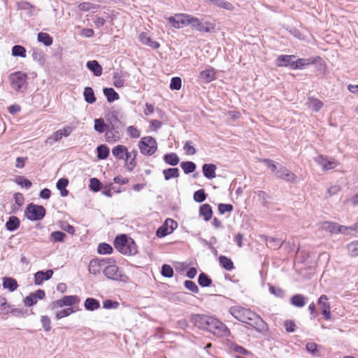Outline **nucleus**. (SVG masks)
<instances>
[{"mask_svg": "<svg viewBox=\"0 0 358 358\" xmlns=\"http://www.w3.org/2000/svg\"><path fill=\"white\" fill-rule=\"evenodd\" d=\"M320 60H321V57L318 56L309 58H296L294 59V70L303 69L310 64H315L317 63V62Z\"/></svg>", "mask_w": 358, "mask_h": 358, "instance_id": "dca6fc26", "label": "nucleus"}, {"mask_svg": "<svg viewBox=\"0 0 358 358\" xmlns=\"http://www.w3.org/2000/svg\"><path fill=\"white\" fill-rule=\"evenodd\" d=\"M86 66L95 76H100L102 74V66L96 60L88 61Z\"/></svg>", "mask_w": 358, "mask_h": 358, "instance_id": "393cba45", "label": "nucleus"}, {"mask_svg": "<svg viewBox=\"0 0 358 358\" xmlns=\"http://www.w3.org/2000/svg\"><path fill=\"white\" fill-rule=\"evenodd\" d=\"M114 247L124 255H134L138 252L135 241L126 234H120L115 237Z\"/></svg>", "mask_w": 358, "mask_h": 358, "instance_id": "7ed1b4c3", "label": "nucleus"}, {"mask_svg": "<svg viewBox=\"0 0 358 358\" xmlns=\"http://www.w3.org/2000/svg\"><path fill=\"white\" fill-rule=\"evenodd\" d=\"M45 296V291L41 289H37L35 292L30 293L24 300V304L27 307H31L36 304L38 299H43Z\"/></svg>", "mask_w": 358, "mask_h": 358, "instance_id": "ddd939ff", "label": "nucleus"}, {"mask_svg": "<svg viewBox=\"0 0 358 358\" xmlns=\"http://www.w3.org/2000/svg\"><path fill=\"white\" fill-rule=\"evenodd\" d=\"M112 154L117 159H124L125 162H128L131 157V153H129L127 147L122 145L113 148Z\"/></svg>", "mask_w": 358, "mask_h": 358, "instance_id": "f3484780", "label": "nucleus"}, {"mask_svg": "<svg viewBox=\"0 0 358 358\" xmlns=\"http://www.w3.org/2000/svg\"><path fill=\"white\" fill-rule=\"evenodd\" d=\"M113 85L117 87L120 88L124 86V80L122 78V74L121 71H115L113 74Z\"/></svg>", "mask_w": 358, "mask_h": 358, "instance_id": "09e8293b", "label": "nucleus"}, {"mask_svg": "<svg viewBox=\"0 0 358 358\" xmlns=\"http://www.w3.org/2000/svg\"><path fill=\"white\" fill-rule=\"evenodd\" d=\"M84 307L87 310L94 311L100 308V302L94 298H87L84 302Z\"/></svg>", "mask_w": 358, "mask_h": 358, "instance_id": "2f4dec72", "label": "nucleus"}, {"mask_svg": "<svg viewBox=\"0 0 358 358\" xmlns=\"http://www.w3.org/2000/svg\"><path fill=\"white\" fill-rule=\"evenodd\" d=\"M89 187L92 191L97 192L101 189L102 184L98 178H92L90 180Z\"/></svg>", "mask_w": 358, "mask_h": 358, "instance_id": "6e6d98bb", "label": "nucleus"}, {"mask_svg": "<svg viewBox=\"0 0 358 358\" xmlns=\"http://www.w3.org/2000/svg\"><path fill=\"white\" fill-rule=\"evenodd\" d=\"M210 4H213L219 8L229 11L234 10V6L233 4L226 0H212Z\"/></svg>", "mask_w": 358, "mask_h": 358, "instance_id": "e433bc0d", "label": "nucleus"}, {"mask_svg": "<svg viewBox=\"0 0 358 358\" xmlns=\"http://www.w3.org/2000/svg\"><path fill=\"white\" fill-rule=\"evenodd\" d=\"M163 175L166 180L172 178H177L180 176V171L178 168H169L163 171Z\"/></svg>", "mask_w": 358, "mask_h": 358, "instance_id": "f704fd0d", "label": "nucleus"}, {"mask_svg": "<svg viewBox=\"0 0 358 358\" xmlns=\"http://www.w3.org/2000/svg\"><path fill=\"white\" fill-rule=\"evenodd\" d=\"M83 96L85 101L90 104L96 101V97L93 89L91 87H86L84 89Z\"/></svg>", "mask_w": 358, "mask_h": 358, "instance_id": "c9c22d12", "label": "nucleus"}, {"mask_svg": "<svg viewBox=\"0 0 358 358\" xmlns=\"http://www.w3.org/2000/svg\"><path fill=\"white\" fill-rule=\"evenodd\" d=\"M113 250L112 246L106 243H99L97 248L98 252L101 255L111 254Z\"/></svg>", "mask_w": 358, "mask_h": 358, "instance_id": "864d4df0", "label": "nucleus"}, {"mask_svg": "<svg viewBox=\"0 0 358 358\" xmlns=\"http://www.w3.org/2000/svg\"><path fill=\"white\" fill-rule=\"evenodd\" d=\"M195 30L199 32L213 33L215 31V24L210 22H202L200 19Z\"/></svg>", "mask_w": 358, "mask_h": 358, "instance_id": "412c9836", "label": "nucleus"}, {"mask_svg": "<svg viewBox=\"0 0 358 358\" xmlns=\"http://www.w3.org/2000/svg\"><path fill=\"white\" fill-rule=\"evenodd\" d=\"M138 145L143 155H152L157 150V141L152 136L143 137L138 142Z\"/></svg>", "mask_w": 358, "mask_h": 358, "instance_id": "6e6552de", "label": "nucleus"}, {"mask_svg": "<svg viewBox=\"0 0 358 358\" xmlns=\"http://www.w3.org/2000/svg\"><path fill=\"white\" fill-rule=\"evenodd\" d=\"M53 275V271L48 269L45 271H38L34 275V282L36 285H40L44 280H50Z\"/></svg>", "mask_w": 358, "mask_h": 358, "instance_id": "6ab92c4d", "label": "nucleus"}, {"mask_svg": "<svg viewBox=\"0 0 358 358\" xmlns=\"http://www.w3.org/2000/svg\"><path fill=\"white\" fill-rule=\"evenodd\" d=\"M315 162L322 166L323 171L334 169L338 166V162L334 159H329L324 155H319L315 158Z\"/></svg>", "mask_w": 358, "mask_h": 358, "instance_id": "4468645a", "label": "nucleus"}, {"mask_svg": "<svg viewBox=\"0 0 358 358\" xmlns=\"http://www.w3.org/2000/svg\"><path fill=\"white\" fill-rule=\"evenodd\" d=\"M229 348L231 350L240 355H248L250 354V352L236 343H231Z\"/></svg>", "mask_w": 358, "mask_h": 358, "instance_id": "13d9d810", "label": "nucleus"}, {"mask_svg": "<svg viewBox=\"0 0 358 358\" xmlns=\"http://www.w3.org/2000/svg\"><path fill=\"white\" fill-rule=\"evenodd\" d=\"M75 310L72 308H66L58 311L56 313L57 320H60L63 317H67L70 315L71 313H74Z\"/></svg>", "mask_w": 358, "mask_h": 358, "instance_id": "0e129e2a", "label": "nucleus"}, {"mask_svg": "<svg viewBox=\"0 0 358 358\" xmlns=\"http://www.w3.org/2000/svg\"><path fill=\"white\" fill-rule=\"evenodd\" d=\"M9 80L13 89L16 92H22V88H25L27 84V74L22 71H17L10 74Z\"/></svg>", "mask_w": 358, "mask_h": 358, "instance_id": "1a4fd4ad", "label": "nucleus"}, {"mask_svg": "<svg viewBox=\"0 0 358 358\" xmlns=\"http://www.w3.org/2000/svg\"><path fill=\"white\" fill-rule=\"evenodd\" d=\"M213 213L212 207L208 203H204L199 208V216L202 217L206 222L212 218Z\"/></svg>", "mask_w": 358, "mask_h": 358, "instance_id": "5701e85b", "label": "nucleus"}, {"mask_svg": "<svg viewBox=\"0 0 358 358\" xmlns=\"http://www.w3.org/2000/svg\"><path fill=\"white\" fill-rule=\"evenodd\" d=\"M20 225V220L16 216H10L8 217L6 222V228L9 231H14L17 230Z\"/></svg>", "mask_w": 358, "mask_h": 358, "instance_id": "a878e982", "label": "nucleus"}, {"mask_svg": "<svg viewBox=\"0 0 358 358\" xmlns=\"http://www.w3.org/2000/svg\"><path fill=\"white\" fill-rule=\"evenodd\" d=\"M180 167L185 174L194 173L196 169V164L190 161L182 162Z\"/></svg>", "mask_w": 358, "mask_h": 358, "instance_id": "79ce46f5", "label": "nucleus"}, {"mask_svg": "<svg viewBox=\"0 0 358 358\" xmlns=\"http://www.w3.org/2000/svg\"><path fill=\"white\" fill-rule=\"evenodd\" d=\"M10 308L6 298L0 296V315H7L10 311Z\"/></svg>", "mask_w": 358, "mask_h": 358, "instance_id": "4d7b16f0", "label": "nucleus"}, {"mask_svg": "<svg viewBox=\"0 0 358 358\" xmlns=\"http://www.w3.org/2000/svg\"><path fill=\"white\" fill-rule=\"evenodd\" d=\"M266 242L267 246L273 250L280 248L282 245V241L280 238H277L272 236H267L266 238Z\"/></svg>", "mask_w": 358, "mask_h": 358, "instance_id": "4c0bfd02", "label": "nucleus"}, {"mask_svg": "<svg viewBox=\"0 0 358 358\" xmlns=\"http://www.w3.org/2000/svg\"><path fill=\"white\" fill-rule=\"evenodd\" d=\"M66 234L61 231H55L50 234V241L52 243L64 242Z\"/></svg>", "mask_w": 358, "mask_h": 358, "instance_id": "de8ad7c7", "label": "nucleus"}, {"mask_svg": "<svg viewBox=\"0 0 358 358\" xmlns=\"http://www.w3.org/2000/svg\"><path fill=\"white\" fill-rule=\"evenodd\" d=\"M348 250L351 256H358V241L349 243L348 245Z\"/></svg>", "mask_w": 358, "mask_h": 358, "instance_id": "774afa93", "label": "nucleus"}, {"mask_svg": "<svg viewBox=\"0 0 358 358\" xmlns=\"http://www.w3.org/2000/svg\"><path fill=\"white\" fill-rule=\"evenodd\" d=\"M138 40L143 45L149 46L155 50L158 49L160 47L159 43L152 40L150 36H148V34L145 32H142L139 35Z\"/></svg>", "mask_w": 358, "mask_h": 358, "instance_id": "aec40b11", "label": "nucleus"}, {"mask_svg": "<svg viewBox=\"0 0 358 358\" xmlns=\"http://www.w3.org/2000/svg\"><path fill=\"white\" fill-rule=\"evenodd\" d=\"M37 40L38 42L42 43L45 46H50L53 40L49 34L45 32H40L38 34Z\"/></svg>", "mask_w": 358, "mask_h": 358, "instance_id": "ea45409f", "label": "nucleus"}, {"mask_svg": "<svg viewBox=\"0 0 358 358\" xmlns=\"http://www.w3.org/2000/svg\"><path fill=\"white\" fill-rule=\"evenodd\" d=\"M119 114L118 110H113L105 115L108 125L105 138L108 143L118 141L121 138L122 130L125 124L120 120Z\"/></svg>", "mask_w": 358, "mask_h": 358, "instance_id": "f03ea898", "label": "nucleus"}, {"mask_svg": "<svg viewBox=\"0 0 358 358\" xmlns=\"http://www.w3.org/2000/svg\"><path fill=\"white\" fill-rule=\"evenodd\" d=\"M129 153H131V157L128 162H125L127 170L131 171L136 166V158L138 155V152L136 150H133L131 152H129Z\"/></svg>", "mask_w": 358, "mask_h": 358, "instance_id": "49530a36", "label": "nucleus"}, {"mask_svg": "<svg viewBox=\"0 0 358 358\" xmlns=\"http://www.w3.org/2000/svg\"><path fill=\"white\" fill-rule=\"evenodd\" d=\"M103 92L108 103H112L120 99L118 93L112 87L103 88Z\"/></svg>", "mask_w": 358, "mask_h": 358, "instance_id": "c85d7f7f", "label": "nucleus"}, {"mask_svg": "<svg viewBox=\"0 0 358 358\" xmlns=\"http://www.w3.org/2000/svg\"><path fill=\"white\" fill-rule=\"evenodd\" d=\"M219 263L220 265L227 271H231L234 268L232 260L224 255L220 256Z\"/></svg>", "mask_w": 358, "mask_h": 358, "instance_id": "72a5a7b5", "label": "nucleus"}, {"mask_svg": "<svg viewBox=\"0 0 358 358\" xmlns=\"http://www.w3.org/2000/svg\"><path fill=\"white\" fill-rule=\"evenodd\" d=\"M217 208L219 213L223 215L225 213H231L234 210V206L230 203H220Z\"/></svg>", "mask_w": 358, "mask_h": 358, "instance_id": "69168bd1", "label": "nucleus"}, {"mask_svg": "<svg viewBox=\"0 0 358 358\" xmlns=\"http://www.w3.org/2000/svg\"><path fill=\"white\" fill-rule=\"evenodd\" d=\"M64 306H71L80 301V299L76 295L64 296L62 298Z\"/></svg>", "mask_w": 358, "mask_h": 358, "instance_id": "3c124183", "label": "nucleus"}, {"mask_svg": "<svg viewBox=\"0 0 358 358\" xmlns=\"http://www.w3.org/2000/svg\"><path fill=\"white\" fill-rule=\"evenodd\" d=\"M207 194L203 189H200L194 193V200L197 203H201L206 199Z\"/></svg>", "mask_w": 358, "mask_h": 358, "instance_id": "bf43d9fd", "label": "nucleus"}, {"mask_svg": "<svg viewBox=\"0 0 358 358\" xmlns=\"http://www.w3.org/2000/svg\"><path fill=\"white\" fill-rule=\"evenodd\" d=\"M200 78L206 83H209L215 79V71L212 67L200 72Z\"/></svg>", "mask_w": 358, "mask_h": 358, "instance_id": "cd10ccee", "label": "nucleus"}, {"mask_svg": "<svg viewBox=\"0 0 358 358\" xmlns=\"http://www.w3.org/2000/svg\"><path fill=\"white\" fill-rule=\"evenodd\" d=\"M103 273L108 279L112 280L127 282L129 280L122 269L114 264L106 266L103 268Z\"/></svg>", "mask_w": 358, "mask_h": 358, "instance_id": "423d86ee", "label": "nucleus"}, {"mask_svg": "<svg viewBox=\"0 0 358 358\" xmlns=\"http://www.w3.org/2000/svg\"><path fill=\"white\" fill-rule=\"evenodd\" d=\"M199 19L187 13H178L168 18L169 22L176 29L189 25L192 29L196 28Z\"/></svg>", "mask_w": 358, "mask_h": 358, "instance_id": "20e7f679", "label": "nucleus"}, {"mask_svg": "<svg viewBox=\"0 0 358 358\" xmlns=\"http://www.w3.org/2000/svg\"><path fill=\"white\" fill-rule=\"evenodd\" d=\"M216 169L217 166L214 164H204L202 166L203 174L206 178L209 180L215 178L216 177Z\"/></svg>", "mask_w": 358, "mask_h": 358, "instance_id": "4be33fe9", "label": "nucleus"}, {"mask_svg": "<svg viewBox=\"0 0 358 358\" xmlns=\"http://www.w3.org/2000/svg\"><path fill=\"white\" fill-rule=\"evenodd\" d=\"M307 298L301 294H296L293 295L290 299V303L296 307L302 308L306 303Z\"/></svg>", "mask_w": 358, "mask_h": 358, "instance_id": "bb28decb", "label": "nucleus"}, {"mask_svg": "<svg viewBox=\"0 0 358 358\" xmlns=\"http://www.w3.org/2000/svg\"><path fill=\"white\" fill-rule=\"evenodd\" d=\"M178 227V223L172 219L168 218L164 224L161 225L156 231V236L159 238H164L168 234H171Z\"/></svg>", "mask_w": 358, "mask_h": 358, "instance_id": "9d476101", "label": "nucleus"}, {"mask_svg": "<svg viewBox=\"0 0 358 358\" xmlns=\"http://www.w3.org/2000/svg\"><path fill=\"white\" fill-rule=\"evenodd\" d=\"M198 283L203 287H208L212 285V280L206 273L202 272L198 277Z\"/></svg>", "mask_w": 358, "mask_h": 358, "instance_id": "a18cd8bd", "label": "nucleus"}, {"mask_svg": "<svg viewBox=\"0 0 358 358\" xmlns=\"http://www.w3.org/2000/svg\"><path fill=\"white\" fill-rule=\"evenodd\" d=\"M161 274L165 278H170L173 276L174 271L170 265L165 264L162 266Z\"/></svg>", "mask_w": 358, "mask_h": 358, "instance_id": "052dcab7", "label": "nucleus"}, {"mask_svg": "<svg viewBox=\"0 0 358 358\" xmlns=\"http://www.w3.org/2000/svg\"><path fill=\"white\" fill-rule=\"evenodd\" d=\"M296 58V56L294 55H281L276 58L275 64L278 67H289L294 70Z\"/></svg>", "mask_w": 358, "mask_h": 358, "instance_id": "f8f14e48", "label": "nucleus"}, {"mask_svg": "<svg viewBox=\"0 0 358 358\" xmlns=\"http://www.w3.org/2000/svg\"><path fill=\"white\" fill-rule=\"evenodd\" d=\"M268 290L271 294H273L275 296L278 297V298L282 299V298H284V296L285 295V292L284 289H282L280 287H275L271 285H269Z\"/></svg>", "mask_w": 358, "mask_h": 358, "instance_id": "680f3d73", "label": "nucleus"}, {"mask_svg": "<svg viewBox=\"0 0 358 358\" xmlns=\"http://www.w3.org/2000/svg\"><path fill=\"white\" fill-rule=\"evenodd\" d=\"M73 131V127L70 126L65 127L62 129L55 131L52 136L48 138V141L56 142L61 140L63 137H68Z\"/></svg>", "mask_w": 358, "mask_h": 358, "instance_id": "a211bd4d", "label": "nucleus"}, {"mask_svg": "<svg viewBox=\"0 0 358 358\" xmlns=\"http://www.w3.org/2000/svg\"><path fill=\"white\" fill-rule=\"evenodd\" d=\"M210 320V316L204 315H198L194 318L195 325L200 329H206L207 322Z\"/></svg>", "mask_w": 358, "mask_h": 358, "instance_id": "473e14b6", "label": "nucleus"}, {"mask_svg": "<svg viewBox=\"0 0 358 358\" xmlns=\"http://www.w3.org/2000/svg\"><path fill=\"white\" fill-rule=\"evenodd\" d=\"M27 50L24 47L20 45H15L12 48V55L13 57H26Z\"/></svg>", "mask_w": 358, "mask_h": 358, "instance_id": "8fccbe9b", "label": "nucleus"}, {"mask_svg": "<svg viewBox=\"0 0 358 358\" xmlns=\"http://www.w3.org/2000/svg\"><path fill=\"white\" fill-rule=\"evenodd\" d=\"M323 106V103L315 97H308V107L315 112H318Z\"/></svg>", "mask_w": 358, "mask_h": 358, "instance_id": "a19ab883", "label": "nucleus"}, {"mask_svg": "<svg viewBox=\"0 0 358 358\" xmlns=\"http://www.w3.org/2000/svg\"><path fill=\"white\" fill-rule=\"evenodd\" d=\"M100 264V262H98V259H92L89 264L90 273L95 275L100 273L101 270L102 269Z\"/></svg>", "mask_w": 358, "mask_h": 358, "instance_id": "37998d69", "label": "nucleus"}, {"mask_svg": "<svg viewBox=\"0 0 358 358\" xmlns=\"http://www.w3.org/2000/svg\"><path fill=\"white\" fill-rule=\"evenodd\" d=\"M163 159L166 164L172 166L178 165L180 162V158L175 152L165 154Z\"/></svg>", "mask_w": 358, "mask_h": 358, "instance_id": "7c9ffc66", "label": "nucleus"}, {"mask_svg": "<svg viewBox=\"0 0 358 358\" xmlns=\"http://www.w3.org/2000/svg\"><path fill=\"white\" fill-rule=\"evenodd\" d=\"M94 129L96 131L102 134L104 131L106 132L108 129V125L105 123L103 119L97 118L94 120Z\"/></svg>", "mask_w": 358, "mask_h": 358, "instance_id": "c03bdc74", "label": "nucleus"}, {"mask_svg": "<svg viewBox=\"0 0 358 358\" xmlns=\"http://www.w3.org/2000/svg\"><path fill=\"white\" fill-rule=\"evenodd\" d=\"M275 174L277 178L284 180L286 182L292 183L296 182L297 176L285 166L280 165Z\"/></svg>", "mask_w": 358, "mask_h": 358, "instance_id": "9b49d317", "label": "nucleus"}, {"mask_svg": "<svg viewBox=\"0 0 358 358\" xmlns=\"http://www.w3.org/2000/svg\"><path fill=\"white\" fill-rule=\"evenodd\" d=\"M69 185V180L66 178H59L56 184V187L60 192L62 196H66L69 194V191L66 189V187Z\"/></svg>", "mask_w": 358, "mask_h": 358, "instance_id": "c756f323", "label": "nucleus"}, {"mask_svg": "<svg viewBox=\"0 0 358 358\" xmlns=\"http://www.w3.org/2000/svg\"><path fill=\"white\" fill-rule=\"evenodd\" d=\"M14 181L18 185H20L21 187L26 189H29L32 185V182L29 179L21 176H17Z\"/></svg>", "mask_w": 358, "mask_h": 358, "instance_id": "603ef678", "label": "nucleus"}, {"mask_svg": "<svg viewBox=\"0 0 358 358\" xmlns=\"http://www.w3.org/2000/svg\"><path fill=\"white\" fill-rule=\"evenodd\" d=\"M182 86V80L180 77H173L169 87L171 90H179Z\"/></svg>", "mask_w": 358, "mask_h": 358, "instance_id": "e2e57ef3", "label": "nucleus"}, {"mask_svg": "<svg viewBox=\"0 0 358 358\" xmlns=\"http://www.w3.org/2000/svg\"><path fill=\"white\" fill-rule=\"evenodd\" d=\"M45 208L43 206L34 203H29L24 210L25 217L30 221L41 220L45 216Z\"/></svg>", "mask_w": 358, "mask_h": 358, "instance_id": "0eeeda50", "label": "nucleus"}, {"mask_svg": "<svg viewBox=\"0 0 358 358\" xmlns=\"http://www.w3.org/2000/svg\"><path fill=\"white\" fill-rule=\"evenodd\" d=\"M229 312L236 320L250 325L258 332L262 333L268 330L267 324L259 315L250 309L241 306H234L229 308Z\"/></svg>", "mask_w": 358, "mask_h": 358, "instance_id": "f257e3e1", "label": "nucleus"}, {"mask_svg": "<svg viewBox=\"0 0 358 358\" xmlns=\"http://www.w3.org/2000/svg\"><path fill=\"white\" fill-rule=\"evenodd\" d=\"M96 152L99 159H106L109 156L110 149L106 145L101 144L97 146Z\"/></svg>", "mask_w": 358, "mask_h": 358, "instance_id": "58836bf2", "label": "nucleus"}, {"mask_svg": "<svg viewBox=\"0 0 358 358\" xmlns=\"http://www.w3.org/2000/svg\"><path fill=\"white\" fill-rule=\"evenodd\" d=\"M327 301V296L322 294L318 299V305L321 309L324 318L326 320H331V306Z\"/></svg>", "mask_w": 358, "mask_h": 358, "instance_id": "2eb2a0df", "label": "nucleus"}, {"mask_svg": "<svg viewBox=\"0 0 358 358\" xmlns=\"http://www.w3.org/2000/svg\"><path fill=\"white\" fill-rule=\"evenodd\" d=\"M184 286L186 289L191 291L193 293L197 294L199 292V287L196 283L192 280H185L184 282Z\"/></svg>", "mask_w": 358, "mask_h": 358, "instance_id": "338daca9", "label": "nucleus"}, {"mask_svg": "<svg viewBox=\"0 0 358 358\" xmlns=\"http://www.w3.org/2000/svg\"><path fill=\"white\" fill-rule=\"evenodd\" d=\"M205 330L217 336H228L230 335V331L227 327L219 320L210 317L208 322Z\"/></svg>", "mask_w": 358, "mask_h": 358, "instance_id": "39448f33", "label": "nucleus"}, {"mask_svg": "<svg viewBox=\"0 0 358 358\" xmlns=\"http://www.w3.org/2000/svg\"><path fill=\"white\" fill-rule=\"evenodd\" d=\"M2 286L4 289H8L10 292H14L18 287L17 280L11 277H4L2 279Z\"/></svg>", "mask_w": 358, "mask_h": 358, "instance_id": "b1692460", "label": "nucleus"}, {"mask_svg": "<svg viewBox=\"0 0 358 358\" xmlns=\"http://www.w3.org/2000/svg\"><path fill=\"white\" fill-rule=\"evenodd\" d=\"M259 162L264 164L274 173L280 166L278 163H275L274 161L270 159H260Z\"/></svg>", "mask_w": 358, "mask_h": 358, "instance_id": "5fc2aeb1", "label": "nucleus"}]
</instances>
